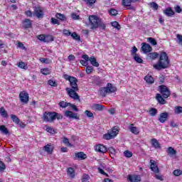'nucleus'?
<instances>
[{
    "label": "nucleus",
    "mask_w": 182,
    "mask_h": 182,
    "mask_svg": "<svg viewBox=\"0 0 182 182\" xmlns=\"http://www.w3.org/2000/svg\"><path fill=\"white\" fill-rule=\"evenodd\" d=\"M88 20V25L90 29H97V28L103 30L106 29V25L102 21V19H100L99 16L95 15L90 16Z\"/></svg>",
    "instance_id": "f257e3e1"
},
{
    "label": "nucleus",
    "mask_w": 182,
    "mask_h": 182,
    "mask_svg": "<svg viewBox=\"0 0 182 182\" xmlns=\"http://www.w3.org/2000/svg\"><path fill=\"white\" fill-rule=\"evenodd\" d=\"M170 65V60H168V56L166 52H162L159 56V60L158 63L154 65V68L156 70H161V69H167Z\"/></svg>",
    "instance_id": "f03ea898"
},
{
    "label": "nucleus",
    "mask_w": 182,
    "mask_h": 182,
    "mask_svg": "<svg viewBox=\"0 0 182 182\" xmlns=\"http://www.w3.org/2000/svg\"><path fill=\"white\" fill-rule=\"evenodd\" d=\"M117 90V88L114 87L112 83H108L107 87H101L100 89V95L105 97L106 96V93H114Z\"/></svg>",
    "instance_id": "7ed1b4c3"
},
{
    "label": "nucleus",
    "mask_w": 182,
    "mask_h": 182,
    "mask_svg": "<svg viewBox=\"0 0 182 182\" xmlns=\"http://www.w3.org/2000/svg\"><path fill=\"white\" fill-rule=\"evenodd\" d=\"M117 134H119V127L116 126L109 129L107 134H104L103 139H105V140H112V139H114Z\"/></svg>",
    "instance_id": "20e7f679"
},
{
    "label": "nucleus",
    "mask_w": 182,
    "mask_h": 182,
    "mask_svg": "<svg viewBox=\"0 0 182 182\" xmlns=\"http://www.w3.org/2000/svg\"><path fill=\"white\" fill-rule=\"evenodd\" d=\"M63 77L65 79V80H68V82H70L71 89H74V90H79V87L77 86V78L67 74L63 75Z\"/></svg>",
    "instance_id": "39448f33"
},
{
    "label": "nucleus",
    "mask_w": 182,
    "mask_h": 182,
    "mask_svg": "<svg viewBox=\"0 0 182 182\" xmlns=\"http://www.w3.org/2000/svg\"><path fill=\"white\" fill-rule=\"evenodd\" d=\"M55 116H56V112H46L43 115V119L44 122H47L48 123H52L55 120Z\"/></svg>",
    "instance_id": "423d86ee"
},
{
    "label": "nucleus",
    "mask_w": 182,
    "mask_h": 182,
    "mask_svg": "<svg viewBox=\"0 0 182 182\" xmlns=\"http://www.w3.org/2000/svg\"><path fill=\"white\" fill-rule=\"evenodd\" d=\"M78 90H75L73 88H66V92L70 97L73 100H78L80 102V96L76 92Z\"/></svg>",
    "instance_id": "0eeeda50"
},
{
    "label": "nucleus",
    "mask_w": 182,
    "mask_h": 182,
    "mask_svg": "<svg viewBox=\"0 0 182 182\" xmlns=\"http://www.w3.org/2000/svg\"><path fill=\"white\" fill-rule=\"evenodd\" d=\"M37 39L41 42H45L46 43H49V42H53V36L51 35H44L41 34L37 36Z\"/></svg>",
    "instance_id": "6e6552de"
},
{
    "label": "nucleus",
    "mask_w": 182,
    "mask_h": 182,
    "mask_svg": "<svg viewBox=\"0 0 182 182\" xmlns=\"http://www.w3.org/2000/svg\"><path fill=\"white\" fill-rule=\"evenodd\" d=\"M159 92L164 99H167L170 96V91L166 85L159 86Z\"/></svg>",
    "instance_id": "1a4fd4ad"
},
{
    "label": "nucleus",
    "mask_w": 182,
    "mask_h": 182,
    "mask_svg": "<svg viewBox=\"0 0 182 182\" xmlns=\"http://www.w3.org/2000/svg\"><path fill=\"white\" fill-rule=\"evenodd\" d=\"M19 99L21 102V103H23L24 105H26L28 102H29V94L26 91H22L19 94Z\"/></svg>",
    "instance_id": "9d476101"
},
{
    "label": "nucleus",
    "mask_w": 182,
    "mask_h": 182,
    "mask_svg": "<svg viewBox=\"0 0 182 182\" xmlns=\"http://www.w3.org/2000/svg\"><path fill=\"white\" fill-rule=\"evenodd\" d=\"M33 16H36V18H38V19L43 18V15H45V14L43 13V8L36 7L33 11Z\"/></svg>",
    "instance_id": "9b49d317"
},
{
    "label": "nucleus",
    "mask_w": 182,
    "mask_h": 182,
    "mask_svg": "<svg viewBox=\"0 0 182 182\" xmlns=\"http://www.w3.org/2000/svg\"><path fill=\"white\" fill-rule=\"evenodd\" d=\"M127 181L129 182H140L141 181V176L140 175H128Z\"/></svg>",
    "instance_id": "f8f14e48"
},
{
    "label": "nucleus",
    "mask_w": 182,
    "mask_h": 182,
    "mask_svg": "<svg viewBox=\"0 0 182 182\" xmlns=\"http://www.w3.org/2000/svg\"><path fill=\"white\" fill-rule=\"evenodd\" d=\"M65 116L69 117V119H75V120H79V115L77 113H75L72 111H65Z\"/></svg>",
    "instance_id": "ddd939ff"
},
{
    "label": "nucleus",
    "mask_w": 182,
    "mask_h": 182,
    "mask_svg": "<svg viewBox=\"0 0 182 182\" xmlns=\"http://www.w3.org/2000/svg\"><path fill=\"white\" fill-rule=\"evenodd\" d=\"M141 50L144 53H149L153 50V48H151V46L149 44H147L146 43H141Z\"/></svg>",
    "instance_id": "4468645a"
},
{
    "label": "nucleus",
    "mask_w": 182,
    "mask_h": 182,
    "mask_svg": "<svg viewBox=\"0 0 182 182\" xmlns=\"http://www.w3.org/2000/svg\"><path fill=\"white\" fill-rule=\"evenodd\" d=\"M168 119V112H164L159 114V117L158 120L159 122H160V123H166Z\"/></svg>",
    "instance_id": "2eb2a0df"
},
{
    "label": "nucleus",
    "mask_w": 182,
    "mask_h": 182,
    "mask_svg": "<svg viewBox=\"0 0 182 182\" xmlns=\"http://www.w3.org/2000/svg\"><path fill=\"white\" fill-rule=\"evenodd\" d=\"M128 129L132 134L137 135L139 133H140V129L139 127H135L133 124H131L128 127Z\"/></svg>",
    "instance_id": "dca6fc26"
},
{
    "label": "nucleus",
    "mask_w": 182,
    "mask_h": 182,
    "mask_svg": "<svg viewBox=\"0 0 182 182\" xmlns=\"http://www.w3.org/2000/svg\"><path fill=\"white\" fill-rule=\"evenodd\" d=\"M151 166L150 168L151 169V171L155 173V174H159L160 170L159 169V167L157 165H156V161L153 159L150 161Z\"/></svg>",
    "instance_id": "f3484780"
},
{
    "label": "nucleus",
    "mask_w": 182,
    "mask_h": 182,
    "mask_svg": "<svg viewBox=\"0 0 182 182\" xmlns=\"http://www.w3.org/2000/svg\"><path fill=\"white\" fill-rule=\"evenodd\" d=\"M95 151L105 154L107 152V148L103 144H98L95 146Z\"/></svg>",
    "instance_id": "a211bd4d"
},
{
    "label": "nucleus",
    "mask_w": 182,
    "mask_h": 182,
    "mask_svg": "<svg viewBox=\"0 0 182 182\" xmlns=\"http://www.w3.org/2000/svg\"><path fill=\"white\" fill-rule=\"evenodd\" d=\"M53 149L54 147L52 144H48L43 147V150L48 154H52V153H53Z\"/></svg>",
    "instance_id": "6ab92c4d"
},
{
    "label": "nucleus",
    "mask_w": 182,
    "mask_h": 182,
    "mask_svg": "<svg viewBox=\"0 0 182 182\" xmlns=\"http://www.w3.org/2000/svg\"><path fill=\"white\" fill-rule=\"evenodd\" d=\"M82 58L83 60H81L80 61V63H81V65L82 66H87V65H89V63H88V62H89V55H87L86 54L85 55H82Z\"/></svg>",
    "instance_id": "aec40b11"
},
{
    "label": "nucleus",
    "mask_w": 182,
    "mask_h": 182,
    "mask_svg": "<svg viewBox=\"0 0 182 182\" xmlns=\"http://www.w3.org/2000/svg\"><path fill=\"white\" fill-rule=\"evenodd\" d=\"M87 157V156L83 152L75 153V159H77V160H85Z\"/></svg>",
    "instance_id": "412c9836"
},
{
    "label": "nucleus",
    "mask_w": 182,
    "mask_h": 182,
    "mask_svg": "<svg viewBox=\"0 0 182 182\" xmlns=\"http://www.w3.org/2000/svg\"><path fill=\"white\" fill-rule=\"evenodd\" d=\"M156 98L158 102L160 103V105H166V103H167L166 100H164V98H163V97L160 94H156Z\"/></svg>",
    "instance_id": "4be33fe9"
},
{
    "label": "nucleus",
    "mask_w": 182,
    "mask_h": 182,
    "mask_svg": "<svg viewBox=\"0 0 182 182\" xmlns=\"http://www.w3.org/2000/svg\"><path fill=\"white\" fill-rule=\"evenodd\" d=\"M89 62H90L91 65L92 66H95V68H99V63H97V60H96V58H94L93 56L89 58Z\"/></svg>",
    "instance_id": "5701e85b"
},
{
    "label": "nucleus",
    "mask_w": 182,
    "mask_h": 182,
    "mask_svg": "<svg viewBox=\"0 0 182 182\" xmlns=\"http://www.w3.org/2000/svg\"><path fill=\"white\" fill-rule=\"evenodd\" d=\"M103 107H104L103 105L100 104H93L91 106V109H92V110H98L99 112L102 111Z\"/></svg>",
    "instance_id": "b1692460"
},
{
    "label": "nucleus",
    "mask_w": 182,
    "mask_h": 182,
    "mask_svg": "<svg viewBox=\"0 0 182 182\" xmlns=\"http://www.w3.org/2000/svg\"><path fill=\"white\" fill-rule=\"evenodd\" d=\"M32 25V23L31 22V20L26 18L23 22V26L26 29H28V28H31Z\"/></svg>",
    "instance_id": "393cba45"
},
{
    "label": "nucleus",
    "mask_w": 182,
    "mask_h": 182,
    "mask_svg": "<svg viewBox=\"0 0 182 182\" xmlns=\"http://www.w3.org/2000/svg\"><path fill=\"white\" fill-rule=\"evenodd\" d=\"M164 13L165 15H166V16H173V15H174V11H173L171 8L166 9Z\"/></svg>",
    "instance_id": "a878e982"
},
{
    "label": "nucleus",
    "mask_w": 182,
    "mask_h": 182,
    "mask_svg": "<svg viewBox=\"0 0 182 182\" xmlns=\"http://www.w3.org/2000/svg\"><path fill=\"white\" fill-rule=\"evenodd\" d=\"M144 80L146 82V83H149V85H151V83H154V78L151 77V75H146L144 77Z\"/></svg>",
    "instance_id": "bb28decb"
},
{
    "label": "nucleus",
    "mask_w": 182,
    "mask_h": 182,
    "mask_svg": "<svg viewBox=\"0 0 182 182\" xmlns=\"http://www.w3.org/2000/svg\"><path fill=\"white\" fill-rule=\"evenodd\" d=\"M67 174L68 176H69V177H70L71 178H73L75 177V169H73V168L72 167L68 168Z\"/></svg>",
    "instance_id": "cd10ccee"
},
{
    "label": "nucleus",
    "mask_w": 182,
    "mask_h": 182,
    "mask_svg": "<svg viewBox=\"0 0 182 182\" xmlns=\"http://www.w3.org/2000/svg\"><path fill=\"white\" fill-rule=\"evenodd\" d=\"M18 68H20V69H24V70H27L28 69V64H26L25 62H19L17 64Z\"/></svg>",
    "instance_id": "c85d7f7f"
},
{
    "label": "nucleus",
    "mask_w": 182,
    "mask_h": 182,
    "mask_svg": "<svg viewBox=\"0 0 182 182\" xmlns=\"http://www.w3.org/2000/svg\"><path fill=\"white\" fill-rule=\"evenodd\" d=\"M151 144L155 149H160V144L159 143V141H157V139H151Z\"/></svg>",
    "instance_id": "c756f323"
},
{
    "label": "nucleus",
    "mask_w": 182,
    "mask_h": 182,
    "mask_svg": "<svg viewBox=\"0 0 182 182\" xmlns=\"http://www.w3.org/2000/svg\"><path fill=\"white\" fill-rule=\"evenodd\" d=\"M0 114L4 119L8 118V112H6V110H5V109L4 107L0 108Z\"/></svg>",
    "instance_id": "7c9ffc66"
},
{
    "label": "nucleus",
    "mask_w": 182,
    "mask_h": 182,
    "mask_svg": "<svg viewBox=\"0 0 182 182\" xmlns=\"http://www.w3.org/2000/svg\"><path fill=\"white\" fill-rule=\"evenodd\" d=\"M0 132L3 134H9V131L8 130V128L6 127H5V125H1L0 126Z\"/></svg>",
    "instance_id": "2f4dec72"
},
{
    "label": "nucleus",
    "mask_w": 182,
    "mask_h": 182,
    "mask_svg": "<svg viewBox=\"0 0 182 182\" xmlns=\"http://www.w3.org/2000/svg\"><path fill=\"white\" fill-rule=\"evenodd\" d=\"M46 132H48V133H50V134H56V131H55V129L52 127L46 125Z\"/></svg>",
    "instance_id": "473e14b6"
},
{
    "label": "nucleus",
    "mask_w": 182,
    "mask_h": 182,
    "mask_svg": "<svg viewBox=\"0 0 182 182\" xmlns=\"http://www.w3.org/2000/svg\"><path fill=\"white\" fill-rule=\"evenodd\" d=\"M168 154L169 156H174V154H176L177 153V151L171 146L168 147L167 149Z\"/></svg>",
    "instance_id": "72a5a7b5"
},
{
    "label": "nucleus",
    "mask_w": 182,
    "mask_h": 182,
    "mask_svg": "<svg viewBox=\"0 0 182 182\" xmlns=\"http://www.w3.org/2000/svg\"><path fill=\"white\" fill-rule=\"evenodd\" d=\"M39 60L41 63H46V65H49V63H52V60L49 58H41Z\"/></svg>",
    "instance_id": "f704fd0d"
},
{
    "label": "nucleus",
    "mask_w": 182,
    "mask_h": 182,
    "mask_svg": "<svg viewBox=\"0 0 182 182\" xmlns=\"http://www.w3.org/2000/svg\"><path fill=\"white\" fill-rule=\"evenodd\" d=\"M146 39H147V42L151 43V45H152L153 46H156V45H157V41H156V39L151 37L147 38Z\"/></svg>",
    "instance_id": "c9c22d12"
},
{
    "label": "nucleus",
    "mask_w": 182,
    "mask_h": 182,
    "mask_svg": "<svg viewBox=\"0 0 182 182\" xmlns=\"http://www.w3.org/2000/svg\"><path fill=\"white\" fill-rule=\"evenodd\" d=\"M69 105H70V102H66L64 101H61L58 103V105L60 106V107H62L63 109L68 107V106H69Z\"/></svg>",
    "instance_id": "e433bc0d"
},
{
    "label": "nucleus",
    "mask_w": 182,
    "mask_h": 182,
    "mask_svg": "<svg viewBox=\"0 0 182 182\" xmlns=\"http://www.w3.org/2000/svg\"><path fill=\"white\" fill-rule=\"evenodd\" d=\"M11 120L16 123V124H19V118L16 117L15 114L10 115Z\"/></svg>",
    "instance_id": "4c0bfd02"
},
{
    "label": "nucleus",
    "mask_w": 182,
    "mask_h": 182,
    "mask_svg": "<svg viewBox=\"0 0 182 182\" xmlns=\"http://www.w3.org/2000/svg\"><path fill=\"white\" fill-rule=\"evenodd\" d=\"M174 113L176 114H181V113H182V107H180V106L175 107Z\"/></svg>",
    "instance_id": "58836bf2"
},
{
    "label": "nucleus",
    "mask_w": 182,
    "mask_h": 182,
    "mask_svg": "<svg viewBox=\"0 0 182 182\" xmlns=\"http://www.w3.org/2000/svg\"><path fill=\"white\" fill-rule=\"evenodd\" d=\"M90 176L87 174H84L82 177L81 182H90Z\"/></svg>",
    "instance_id": "ea45409f"
},
{
    "label": "nucleus",
    "mask_w": 182,
    "mask_h": 182,
    "mask_svg": "<svg viewBox=\"0 0 182 182\" xmlns=\"http://www.w3.org/2000/svg\"><path fill=\"white\" fill-rule=\"evenodd\" d=\"M70 36L75 41H80V36L77 35V33H76L75 32L71 33Z\"/></svg>",
    "instance_id": "a19ab883"
},
{
    "label": "nucleus",
    "mask_w": 182,
    "mask_h": 182,
    "mask_svg": "<svg viewBox=\"0 0 182 182\" xmlns=\"http://www.w3.org/2000/svg\"><path fill=\"white\" fill-rule=\"evenodd\" d=\"M63 142L64 143V144H65V146H68L69 147H72V144L70 142H69V139L63 136Z\"/></svg>",
    "instance_id": "79ce46f5"
},
{
    "label": "nucleus",
    "mask_w": 182,
    "mask_h": 182,
    "mask_svg": "<svg viewBox=\"0 0 182 182\" xmlns=\"http://www.w3.org/2000/svg\"><path fill=\"white\" fill-rule=\"evenodd\" d=\"M132 3H133L132 0H123L122 1V5H124V6H130L132 5Z\"/></svg>",
    "instance_id": "37998d69"
},
{
    "label": "nucleus",
    "mask_w": 182,
    "mask_h": 182,
    "mask_svg": "<svg viewBox=\"0 0 182 182\" xmlns=\"http://www.w3.org/2000/svg\"><path fill=\"white\" fill-rule=\"evenodd\" d=\"M134 59L137 62V63H143V59H141V58H140L137 54L134 55Z\"/></svg>",
    "instance_id": "c03bdc74"
},
{
    "label": "nucleus",
    "mask_w": 182,
    "mask_h": 182,
    "mask_svg": "<svg viewBox=\"0 0 182 182\" xmlns=\"http://www.w3.org/2000/svg\"><path fill=\"white\" fill-rule=\"evenodd\" d=\"M124 156L128 159H130V157H133V153L129 150H127L124 151Z\"/></svg>",
    "instance_id": "a18cd8bd"
},
{
    "label": "nucleus",
    "mask_w": 182,
    "mask_h": 182,
    "mask_svg": "<svg viewBox=\"0 0 182 182\" xmlns=\"http://www.w3.org/2000/svg\"><path fill=\"white\" fill-rule=\"evenodd\" d=\"M6 169V166H5V164L2 161H0V173L5 171Z\"/></svg>",
    "instance_id": "49530a36"
},
{
    "label": "nucleus",
    "mask_w": 182,
    "mask_h": 182,
    "mask_svg": "<svg viewBox=\"0 0 182 182\" xmlns=\"http://www.w3.org/2000/svg\"><path fill=\"white\" fill-rule=\"evenodd\" d=\"M150 116H156L157 114V109L156 108H151L149 111Z\"/></svg>",
    "instance_id": "de8ad7c7"
},
{
    "label": "nucleus",
    "mask_w": 182,
    "mask_h": 182,
    "mask_svg": "<svg viewBox=\"0 0 182 182\" xmlns=\"http://www.w3.org/2000/svg\"><path fill=\"white\" fill-rule=\"evenodd\" d=\"M41 73L43 74V75H50V70L49 68H42L41 70Z\"/></svg>",
    "instance_id": "09e8293b"
},
{
    "label": "nucleus",
    "mask_w": 182,
    "mask_h": 182,
    "mask_svg": "<svg viewBox=\"0 0 182 182\" xmlns=\"http://www.w3.org/2000/svg\"><path fill=\"white\" fill-rule=\"evenodd\" d=\"M85 72L87 75H90L93 72V67L90 65L86 66Z\"/></svg>",
    "instance_id": "8fccbe9b"
},
{
    "label": "nucleus",
    "mask_w": 182,
    "mask_h": 182,
    "mask_svg": "<svg viewBox=\"0 0 182 182\" xmlns=\"http://www.w3.org/2000/svg\"><path fill=\"white\" fill-rule=\"evenodd\" d=\"M111 25L113 26V28H115V29H117L118 31L120 29V26L117 21L112 22Z\"/></svg>",
    "instance_id": "3c124183"
},
{
    "label": "nucleus",
    "mask_w": 182,
    "mask_h": 182,
    "mask_svg": "<svg viewBox=\"0 0 182 182\" xmlns=\"http://www.w3.org/2000/svg\"><path fill=\"white\" fill-rule=\"evenodd\" d=\"M149 5L154 11H157V9H159V5L156 2H151L149 4Z\"/></svg>",
    "instance_id": "603ef678"
},
{
    "label": "nucleus",
    "mask_w": 182,
    "mask_h": 182,
    "mask_svg": "<svg viewBox=\"0 0 182 182\" xmlns=\"http://www.w3.org/2000/svg\"><path fill=\"white\" fill-rule=\"evenodd\" d=\"M149 58L152 60L157 59V58H159V53H149Z\"/></svg>",
    "instance_id": "864d4df0"
},
{
    "label": "nucleus",
    "mask_w": 182,
    "mask_h": 182,
    "mask_svg": "<svg viewBox=\"0 0 182 182\" xmlns=\"http://www.w3.org/2000/svg\"><path fill=\"white\" fill-rule=\"evenodd\" d=\"M85 114L87 115V117H89L90 119H93V113L89 110H85Z\"/></svg>",
    "instance_id": "5fc2aeb1"
},
{
    "label": "nucleus",
    "mask_w": 182,
    "mask_h": 182,
    "mask_svg": "<svg viewBox=\"0 0 182 182\" xmlns=\"http://www.w3.org/2000/svg\"><path fill=\"white\" fill-rule=\"evenodd\" d=\"M109 15H112V16H116V15H117L118 12H117V10H116L114 9H111L109 11Z\"/></svg>",
    "instance_id": "6e6d98bb"
},
{
    "label": "nucleus",
    "mask_w": 182,
    "mask_h": 182,
    "mask_svg": "<svg viewBox=\"0 0 182 182\" xmlns=\"http://www.w3.org/2000/svg\"><path fill=\"white\" fill-rule=\"evenodd\" d=\"M48 83L50 86H53L54 87H56V86H58L56 81H55L53 80H49Z\"/></svg>",
    "instance_id": "4d7b16f0"
},
{
    "label": "nucleus",
    "mask_w": 182,
    "mask_h": 182,
    "mask_svg": "<svg viewBox=\"0 0 182 182\" xmlns=\"http://www.w3.org/2000/svg\"><path fill=\"white\" fill-rule=\"evenodd\" d=\"M173 175H175L176 177H178V176L182 175V171L180 169H176L173 171Z\"/></svg>",
    "instance_id": "13d9d810"
},
{
    "label": "nucleus",
    "mask_w": 182,
    "mask_h": 182,
    "mask_svg": "<svg viewBox=\"0 0 182 182\" xmlns=\"http://www.w3.org/2000/svg\"><path fill=\"white\" fill-rule=\"evenodd\" d=\"M154 177L156 178V180H159L160 181H163V180H164V176L161 174H156Z\"/></svg>",
    "instance_id": "bf43d9fd"
},
{
    "label": "nucleus",
    "mask_w": 182,
    "mask_h": 182,
    "mask_svg": "<svg viewBox=\"0 0 182 182\" xmlns=\"http://www.w3.org/2000/svg\"><path fill=\"white\" fill-rule=\"evenodd\" d=\"M55 16L56 18H58V19H60V21H65V16L63 14H57Z\"/></svg>",
    "instance_id": "052dcab7"
},
{
    "label": "nucleus",
    "mask_w": 182,
    "mask_h": 182,
    "mask_svg": "<svg viewBox=\"0 0 182 182\" xmlns=\"http://www.w3.org/2000/svg\"><path fill=\"white\" fill-rule=\"evenodd\" d=\"M56 119H58V120H62V119H63V116L59 113L55 112V120H56Z\"/></svg>",
    "instance_id": "680f3d73"
},
{
    "label": "nucleus",
    "mask_w": 182,
    "mask_h": 182,
    "mask_svg": "<svg viewBox=\"0 0 182 182\" xmlns=\"http://www.w3.org/2000/svg\"><path fill=\"white\" fill-rule=\"evenodd\" d=\"M63 35H65V36H70V35H72V33L67 29H65L63 31Z\"/></svg>",
    "instance_id": "e2e57ef3"
},
{
    "label": "nucleus",
    "mask_w": 182,
    "mask_h": 182,
    "mask_svg": "<svg viewBox=\"0 0 182 182\" xmlns=\"http://www.w3.org/2000/svg\"><path fill=\"white\" fill-rule=\"evenodd\" d=\"M84 2H86L87 5H93V4H96V0H82Z\"/></svg>",
    "instance_id": "0e129e2a"
},
{
    "label": "nucleus",
    "mask_w": 182,
    "mask_h": 182,
    "mask_svg": "<svg viewBox=\"0 0 182 182\" xmlns=\"http://www.w3.org/2000/svg\"><path fill=\"white\" fill-rule=\"evenodd\" d=\"M176 38L178 39V43L182 46V36L177 34Z\"/></svg>",
    "instance_id": "69168bd1"
},
{
    "label": "nucleus",
    "mask_w": 182,
    "mask_h": 182,
    "mask_svg": "<svg viewBox=\"0 0 182 182\" xmlns=\"http://www.w3.org/2000/svg\"><path fill=\"white\" fill-rule=\"evenodd\" d=\"M50 21L53 25H59V21L58 19L55 18H51Z\"/></svg>",
    "instance_id": "338daca9"
},
{
    "label": "nucleus",
    "mask_w": 182,
    "mask_h": 182,
    "mask_svg": "<svg viewBox=\"0 0 182 182\" xmlns=\"http://www.w3.org/2000/svg\"><path fill=\"white\" fill-rule=\"evenodd\" d=\"M71 16H72L73 19H75V21L79 19V14H76V13H73L71 14Z\"/></svg>",
    "instance_id": "774afa93"
}]
</instances>
